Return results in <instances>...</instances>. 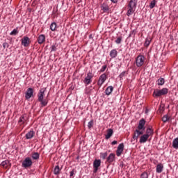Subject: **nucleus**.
<instances>
[{
  "label": "nucleus",
  "mask_w": 178,
  "mask_h": 178,
  "mask_svg": "<svg viewBox=\"0 0 178 178\" xmlns=\"http://www.w3.org/2000/svg\"><path fill=\"white\" fill-rule=\"evenodd\" d=\"M45 91H47V88H41L38 94V101L40 102L41 106H47L48 105V99H44Z\"/></svg>",
  "instance_id": "1"
},
{
  "label": "nucleus",
  "mask_w": 178,
  "mask_h": 178,
  "mask_svg": "<svg viewBox=\"0 0 178 178\" xmlns=\"http://www.w3.org/2000/svg\"><path fill=\"white\" fill-rule=\"evenodd\" d=\"M169 92V89L163 88L161 90H156L153 92V97L158 98V97H162V95H166Z\"/></svg>",
  "instance_id": "2"
},
{
  "label": "nucleus",
  "mask_w": 178,
  "mask_h": 178,
  "mask_svg": "<svg viewBox=\"0 0 178 178\" xmlns=\"http://www.w3.org/2000/svg\"><path fill=\"white\" fill-rule=\"evenodd\" d=\"M140 130V129H138L135 130L134 133V136L131 140V143H132V144H136V143H137V140H138V137L144 134V132Z\"/></svg>",
  "instance_id": "3"
},
{
  "label": "nucleus",
  "mask_w": 178,
  "mask_h": 178,
  "mask_svg": "<svg viewBox=\"0 0 178 178\" xmlns=\"http://www.w3.org/2000/svg\"><path fill=\"white\" fill-rule=\"evenodd\" d=\"M144 62H145V56L143 55L140 54L136 58V65L137 67H141V66L144 65Z\"/></svg>",
  "instance_id": "4"
},
{
  "label": "nucleus",
  "mask_w": 178,
  "mask_h": 178,
  "mask_svg": "<svg viewBox=\"0 0 178 178\" xmlns=\"http://www.w3.org/2000/svg\"><path fill=\"white\" fill-rule=\"evenodd\" d=\"M33 165V161L30 157H26L22 163V167L27 169V168H30Z\"/></svg>",
  "instance_id": "5"
},
{
  "label": "nucleus",
  "mask_w": 178,
  "mask_h": 178,
  "mask_svg": "<svg viewBox=\"0 0 178 178\" xmlns=\"http://www.w3.org/2000/svg\"><path fill=\"white\" fill-rule=\"evenodd\" d=\"M101 10L103 11V13H109V6L108 4V1H105L100 6Z\"/></svg>",
  "instance_id": "6"
},
{
  "label": "nucleus",
  "mask_w": 178,
  "mask_h": 178,
  "mask_svg": "<svg viewBox=\"0 0 178 178\" xmlns=\"http://www.w3.org/2000/svg\"><path fill=\"white\" fill-rule=\"evenodd\" d=\"M92 77H94V74H92V72H88L87 76L83 80V83L85 84H87V86H88V84H91V79H92Z\"/></svg>",
  "instance_id": "7"
},
{
  "label": "nucleus",
  "mask_w": 178,
  "mask_h": 178,
  "mask_svg": "<svg viewBox=\"0 0 178 178\" xmlns=\"http://www.w3.org/2000/svg\"><path fill=\"white\" fill-rule=\"evenodd\" d=\"M27 120H29V116H27V114H23L20 118L18 121V123L22 125V124H26L27 123Z\"/></svg>",
  "instance_id": "8"
},
{
  "label": "nucleus",
  "mask_w": 178,
  "mask_h": 178,
  "mask_svg": "<svg viewBox=\"0 0 178 178\" xmlns=\"http://www.w3.org/2000/svg\"><path fill=\"white\" fill-rule=\"evenodd\" d=\"M101 166V160L95 159L93 162V173H97L98 172V168Z\"/></svg>",
  "instance_id": "9"
},
{
  "label": "nucleus",
  "mask_w": 178,
  "mask_h": 178,
  "mask_svg": "<svg viewBox=\"0 0 178 178\" xmlns=\"http://www.w3.org/2000/svg\"><path fill=\"white\" fill-rule=\"evenodd\" d=\"M106 79V74H102L99 78V80L97 81V86H99V87H101V86H102V84L105 83Z\"/></svg>",
  "instance_id": "10"
},
{
  "label": "nucleus",
  "mask_w": 178,
  "mask_h": 178,
  "mask_svg": "<svg viewBox=\"0 0 178 178\" xmlns=\"http://www.w3.org/2000/svg\"><path fill=\"white\" fill-rule=\"evenodd\" d=\"M12 163H10V161L9 160H5L2 161L0 164V166H1L3 169H9Z\"/></svg>",
  "instance_id": "11"
},
{
  "label": "nucleus",
  "mask_w": 178,
  "mask_h": 178,
  "mask_svg": "<svg viewBox=\"0 0 178 178\" xmlns=\"http://www.w3.org/2000/svg\"><path fill=\"white\" fill-rule=\"evenodd\" d=\"M124 149V144L120 143L118 145L117 151H116L117 156H120V155H122Z\"/></svg>",
  "instance_id": "12"
},
{
  "label": "nucleus",
  "mask_w": 178,
  "mask_h": 178,
  "mask_svg": "<svg viewBox=\"0 0 178 178\" xmlns=\"http://www.w3.org/2000/svg\"><path fill=\"white\" fill-rule=\"evenodd\" d=\"M33 94H34V90L32 88H29L26 90L25 98L30 99L33 97Z\"/></svg>",
  "instance_id": "13"
},
{
  "label": "nucleus",
  "mask_w": 178,
  "mask_h": 178,
  "mask_svg": "<svg viewBox=\"0 0 178 178\" xmlns=\"http://www.w3.org/2000/svg\"><path fill=\"white\" fill-rule=\"evenodd\" d=\"M116 158V155L113 153H111L108 155V156L106 158V162L107 163H112L113 162H115Z\"/></svg>",
  "instance_id": "14"
},
{
  "label": "nucleus",
  "mask_w": 178,
  "mask_h": 178,
  "mask_svg": "<svg viewBox=\"0 0 178 178\" xmlns=\"http://www.w3.org/2000/svg\"><path fill=\"white\" fill-rule=\"evenodd\" d=\"M22 44L26 47H29V45H30V38L27 36H24L22 39Z\"/></svg>",
  "instance_id": "15"
},
{
  "label": "nucleus",
  "mask_w": 178,
  "mask_h": 178,
  "mask_svg": "<svg viewBox=\"0 0 178 178\" xmlns=\"http://www.w3.org/2000/svg\"><path fill=\"white\" fill-rule=\"evenodd\" d=\"M145 120H144V118H142L140 121H139V124L138 126V130H145Z\"/></svg>",
  "instance_id": "16"
},
{
  "label": "nucleus",
  "mask_w": 178,
  "mask_h": 178,
  "mask_svg": "<svg viewBox=\"0 0 178 178\" xmlns=\"http://www.w3.org/2000/svg\"><path fill=\"white\" fill-rule=\"evenodd\" d=\"M34 136H35V132L33 130H31L25 135V137L26 140H31Z\"/></svg>",
  "instance_id": "17"
},
{
  "label": "nucleus",
  "mask_w": 178,
  "mask_h": 178,
  "mask_svg": "<svg viewBox=\"0 0 178 178\" xmlns=\"http://www.w3.org/2000/svg\"><path fill=\"white\" fill-rule=\"evenodd\" d=\"M148 138H149V137L147 135L143 134L142 136H140L139 143H140V144L147 143V141H148Z\"/></svg>",
  "instance_id": "18"
},
{
  "label": "nucleus",
  "mask_w": 178,
  "mask_h": 178,
  "mask_svg": "<svg viewBox=\"0 0 178 178\" xmlns=\"http://www.w3.org/2000/svg\"><path fill=\"white\" fill-rule=\"evenodd\" d=\"M163 171V164H162L161 163L157 164L156 167V173H162Z\"/></svg>",
  "instance_id": "19"
},
{
  "label": "nucleus",
  "mask_w": 178,
  "mask_h": 178,
  "mask_svg": "<svg viewBox=\"0 0 178 178\" xmlns=\"http://www.w3.org/2000/svg\"><path fill=\"white\" fill-rule=\"evenodd\" d=\"M112 136H113V129H108L107 130V134L105 136V138L106 140H109L110 138L112 137Z\"/></svg>",
  "instance_id": "20"
},
{
  "label": "nucleus",
  "mask_w": 178,
  "mask_h": 178,
  "mask_svg": "<svg viewBox=\"0 0 178 178\" xmlns=\"http://www.w3.org/2000/svg\"><path fill=\"white\" fill-rule=\"evenodd\" d=\"M38 44H44L45 42V35H40L38 38Z\"/></svg>",
  "instance_id": "21"
},
{
  "label": "nucleus",
  "mask_w": 178,
  "mask_h": 178,
  "mask_svg": "<svg viewBox=\"0 0 178 178\" xmlns=\"http://www.w3.org/2000/svg\"><path fill=\"white\" fill-rule=\"evenodd\" d=\"M136 6H137V2H136V0H130L128 4V8L136 9Z\"/></svg>",
  "instance_id": "22"
},
{
  "label": "nucleus",
  "mask_w": 178,
  "mask_h": 178,
  "mask_svg": "<svg viewBox=\"0 0 178 178\" xmlns=\"http://www.w3.org/2000/svg\"><path fill=\"white\" fill-rule=\"evenodd\" d=\"M147 137H151V136L154 135V130H152V128L148 127L146 129V134H145Z\"/></svg>",
  "instance_id": "23"
},
{
  "label": "nucleus",
  "mask_w": 178,
  "mask_h": 178,
  "mask_svg": "<svg viewBox=\"0 0 178 178\" xmlns=\"http://www.w3.org/2000/svg\"><path fill=\"white\" fill-rule=\"evenodd\" d=\"M113 91V86H108L105 90L106 95H111Z\"/></svg>",
  "instance_id": "24"
},
{
  "label": "nucleus",
  "mask_w": 178,
  "mask_h": 178,
  "mask_svg": "<svg viewBox=\"0 0 178 178\" xmlns=\"http://www.w3.org/2000/svg\"><path fill=\"white\" fill-rule=\"evenodd\" d=\"M110 56L112 58V59L116 58V56H118V50L115 49L111 50L110 51Z\"/></svg>",
  "instance_id": "25"
},
{
  "label": "nucleus",
  "mask_w": 178,
  "mask_h": 178,
  "mask_svg": "<svg viewBox=\"0 0 178 178\" xmlns=\"http://www.w3.org/2000/svg\"><path fill=\"white\" fill-rule=\"evenodd\" d=\"M170 119H172V116L167 115H165L163 116L162 118V121L163 122V123H166V122H169V120H170Z\"/></svg>",
  "instance_id": "26"
},
{
  "label": "nucleus",
  "mask_w": 178,
  "mask_h": 178,
  "mask_svg": "<svg viewBox=\"0 0 178 178\" xmlns=\"http://www.w3.org/2000/svg\"><path fill=\"white\" fill-rule=\"evenodd\" d=\"M136 11V8H128V10L127 12V16H131V15H133V13H134V12Z\"/></svg>",
  "instance_id": "27"
},
{
  "label": "nucleus",
  "mask_w": 178,
  "mask_h": 178,
  "mask_svg": "<svg viewBox=\"0 0 178 178\" xmlns=\"http://www.w3.org/2000/svg\"><path fill=\"white\" fill-rule=\"evenodd\" d=\"M172 147L175 149H178V138H176L172 141Z\"/></svg>",
  "instance_id": "28"
},
{
  "label": "nucleus",
  "mask_w": 178,
  "mask_h": 178,
  "mask_svg": "<svg viewBox=\"0 0 178 178\" xmlns=\"http://www.w3.org/2000/svg\"><path fill=\"white\" fill-rule=\"evenodd\" d=\"M156 84L158 86H163V84H165V79L163 78H159L157 81H156Z\"/></svg>",
  "instance_id": "29"
},
{
  "label": "nucleus",
  "mask_w": 178,
  "mask_h": 178,
  "mask_svg": "<svg viewBox=\"0 0 178 178\" xmlns=\"http://www.w3.org/2000/svg\"><path fill=\"white\" fill-rule=\"evenodd\" d=\"M32 159L35 161H37V159H40V153L38 152L32 153Z\"/></svg>",
  "instance_id": "30"
},
{
  "label": "nucleus",
  "mask_w": 178,
  "mask_h": 178,
  "mask_svg": "<svg viewBox=\"0 0 178 178\" xmlns=\"http://www.w3.org/2000/svg\"><path fill=\"white\" fill-rule=\"evenodd\" d=\"M60 172V168H59V165H56L54 170V174L56 175H59Z\"/></svg>",
  "instance_id": "31"
},
{
  "label": "nucleus",
  "mask_w": 178,
  "mask_h": 178,
  "mask_svg": "<svg viewBox=\"0 0 178 178\" xmlns=\"http://www.w3.org/2000/svg\"><path fill=\"white\" fill-rule=\"evenodd\" d=\"M150 44H151V38H147L145 39V44H144L145 47H149Z\"/></svg>",
  "instance_id": "32"
},
{
  "label": "nucleus",
  "mask_w": 178,
  "mask_h": 178,
  "mask_svg": "<svg viewBox=\"0 0 178 178\" xmlns=\"http://www.w3.org/2000/svg\"><path fill=\"white\" fill-rule=\"evenodd\" d=\"M155 5H156V0H152L149 3L150 9H154V8H155Z\"/></svg>",
  "instance_id": "33"
},
{
  "label": "nucleus",
  "mask_w": 178,
  "mask_h": 178,
  "mask_svg": "<svg viewBox=\"0 0 178 178\" xmlns=\"http://www.w3.org/2000/svg\"><path fill=\"white\" fill-rule=\"evenodd\" d=\"M50 30H51V31H55V30H56V23L52 22L51 24Z\"/></svg>",
  "instance_id": "34"
},
{
  "label": "nucleus",
  "mask_w": 178,
  "mask_h": 178,
  "mask_svg": "<svg viewBox=\"0 0 178 178\" xmlns=\"http://www.w3.org/2000/svg\"><path fill=\"white\" fill-rule=\"evenodd\" d=\"M122 40H123V37H122V36L118 37L117 39L115 41V44H121L122 43Z\"/></svg>",
  "instance_id": "35"
},
{
  "label": "nucleus",
  "mask_w": 178,
  "mask_h": 178,
  "mask_svg": "<svg viewBox=\"0 0 178 178\" xmlns=\"http://www.w3.org/2000/svg\"><path fill=\"white\" fill-rule=\"evenodd\" d=\"M106 156H108L107 152H106L104 153H100V158H102V159H106Z\"/></svg>",
  "instance_id": "36"
},
{
  "label": "nucleus",
  "mask_w": 178,
  "mask_h": 178,
  "mask_svg": "<svg viewBox=\"0 0 178 178\" xmlns=\"http://www.w3.org/2000/svg\"><path fill=\"white\" fill-rule=\"evenodd\" d=\"M92 126H94V120H92L88 123V129H91Z\"/></svg>",
  "instance_id": "37"
},
{
  "label": "nucleus",
  "mask_w": 178,
  "mask_h": 178,
  "mask_svg": "<svg viewBox=\"0 0 178 178\" xmlns=\"http://www.w3.org/2000/svg\"><path fill=\"white\" fill-rule=\"evenodd\" d=\"M140 178H148V173L147 172H144L140 175Z\"/></svg>",
  "instance_id": "38"
},
{
  "label": "nucleus",
  "mask_w": 178,
  "mask_h": 178,
  "mask_svg": "<svg viewBox=\"0 0 178 178\" xmlns=\"http://www.w3.org/2000/svg\"><path fill=\"white\" fill-rule=\"evenodd\" d=\"M17 33V29H13V31L10 32V35H16Z\"/></svg>",
  "instance_id": "39"
},
{
  "label": "nucleus",
  "mask_w": 178,
  "mask_h": 178,
  "mask_svg": "<svg viewBox=\"0 0 178 178\" xmlns=\"http://www.w3.org/2000/svg\"><path fill=\"white\" fill-rule=\"evenodd\" d=\"M106 65H104L102 69L100 70L101 73H104V72H105V70H106Z\"/></svg>",
  "instance_id": "40"
},
{
  "label": "nucleus",
  "mask_w": 178,
  "mask_h": 178,
  "mask_svg": "<svg viewBox=\"0 0 178 178\" xmlns=\"http://www.w3.org/2000/svg\"><path fill=\"white\" fill-rule=\"evenodd\" d=\"M3 47L4 49H5V48H9V44H8V42H4L3 44Z\"/></svg>",
  "instance_id": "41"
},
{
  "label": "nucleus",
  "mask_w": 178,
  "mask_h": 178,
  "mask_svg": "<svg viewBox=\"0 0 178 178\" xmlns=\"http://www.w3.org/2000/svg\"><path fill=\"white\" fill-rule=\"evenodd\" d=\"M73 176H74V170H72L70 172V177H73Z\"/></svg>",
  "instance_id": "42"
},
{
  "label": "nucleus",
  "mask_w": 178,
  "mask_h": 178,
  "mask_svg": "<svg viewBox=\"0 0 178 178\" xmlns=\"http://www.w3.org/2000/svg\"><path fill=\"white\" fill-rule=\"evenodd\" d=\"M124 74H126V72L124 71L120 74V77H124Z\"/></svg>",
  "instance_id": "43"
},
{
  "label": "nucleus",
  "mask_w": 178,
  "mask_h": 178,
  "mask_svg": "<svg viewBox=\"0 0 178 178\" xmlns=\"http://www.w3.org/2000/svg\"><path fill=\"white\" fill-rule=\"evenodd\" d=\"M112 145H115V144H118V141L116 140H113L112 143H111Z\"/></svg>",
  "instance_id": "44"
},
{
  "label": "nucleus",
  "mask_w": 178,
  "mask_h": 178,
  "mask_svg": "<svg viewBox=\"0 0 178 178\" xmlns=\"http://www.w3.org/2000/svg\"><path fill=\"white\" fill-rule=\"evenodd\" d=\"M113 3H118V0H111Z\"/></svg>",
  "instance_id": "45"
},
{
  "label": "nucleus",
  "mask_w": 178,
  "mask_h": 178,
  "mask_svg": "<svg viewBox=\"0 0 178 178\" xmlns=\"http://www.w3.org/2000/svg\"><path fill=\"white\" fill-rule=\"evenodd\" d=\"M148 112H149L148 108H146V109H145V113H146V114H147V113H148Z\"/></svg>",
  "instance_id": "46"
},
{
  "label": "nucleus",
  "mask_w": 178,
  "mask_h": 178,
  "mask_svg": "<svg viewBox=\"0 0 178 178\" xmlns=\"http://www.w3.org/2000/svg\"><path fill=\"white\" fill-rule=\"evenodd\" d=\"M89 37H90V38H91L92 35H90Z\"/></svg>",
  "instance_id": "47"
}]
</instances>
